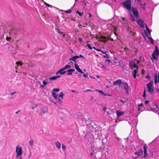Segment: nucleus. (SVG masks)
I'll list each match as a JSON object with an SVG mask.
<instances>
[{"instance_id":"nucleus-1","label":"nucleus","mask_w":159,"mask_h":159,"mask_svg":"<svg viewBox=\"0 0 159 159\" xmlns=\"http://www.w3.org/2000/svg\"><path fill=\"white\" fill-rule=\"evenodd\" d=\"M129 15L131 18L132 21H135L136 20L134 16L136 19H138L139 18V12L136 8L132 7L131 10H129Z\"/></svg>"},{"instance_id":"nucleus-2","label":"nucleus","mask_w":159,"mask_h":159,"mask_svg":"<svg viewBox=\"0 0 159 159\" xmlns=\"http://www.w3.org/2000/svg\"><path fill=\"white\" fill-rule=\"evenodd\" d=\"M131 4V0H126L122 3L123 7L128 11L131 10L132 8Z\"/></svg>"},{"instance_id":"nucleus-3","label":"nucleus","mask_w":159,"mask_h":159,"mask_svg":"<svg viewBox=\"0 0 159 159\" xmlns=\"http://www.w3.org/2000/svg\"><path fill=\"white\" fill-rule=\"evenodd\" d=\"M71 66L70 65H66L65 67L62 68L56 73V74L57 75L59 74L60 75H63L66 72V71L65 70L68 69H70L71 68Z\"/></svg>"},{"instance_id":"nucleus-4","label":"nucleus","mask_w":159,"mask_h":159,"mask_svg":"<svg viewBox=\"0 0 159 159\" xmlns=\"http://www.w3.org/2000/svg\"><path fill=\"white\" fill-rule=\"evenodd\" d=\"M16 157H17L20 155L22 154V148L21 146L17 145L16 147Z\"/></svg>"},{"instance_id":"nucleus-5","label":"nucleus","mask_w":159,"mask_h":159,"mask_svg":"<svg viewBox=\"0 0 159 159\" xmlns=\"http://www.w3.org/2000/svg\"><path fill=\"white\" fill-rule=\"evenodd\" d=\"M119 86L122 88L125 89L127 93V90L128 88V85L127 83L126 82L124 83L122 81H121Z\"/></svg>"},{"instance_id":"nucleus-6","label":"nucleus","mask_w":159,"mask_h":159,"mask_svg":"<svg viewBox=\"0 0 159 159\" xmlns=\"http://www.w3.org/2000/svg\"><path fill=\"white\" fill-rule=\"evenodd\" d=\"M153 84L152 82H150L147 84V87L148 89V91L149 92L152 93L154 90L152 86Z\"/></svg>"},{"instance_id":"nucleus-7","label":"nucleus","mask_w":159,"mask_h":159,"mask_svg":"<svg viewBox=\"0 0 159 159\" xmlns=\"http://www.w3.org/2000/svg\"><path fill=\"white\" fill-rule=\"evenodd\" d=\"M47 111V108L46 107L43 106L41 108V111L40 114H43Z\"/></svg>"},{"instance_id":"nucleus-8","label":"nucleus","mask_w":159,"mask_h":159,"mask_svg":"<svg viewBox=\"0 0 159 159\" xmlns=\"http://www.w3.org/2000/svg\"><path fill=\"white\" fill-rule=\"evenodd\" d=\"M137 24L142 28H143L144 24L143 21L141 19H139L137 21Z\"/></svg>"},{"instance_id":"nucleus-9","label":"nucleus","mask_w":159,"mask_h":159,"mask_svg":"<svg viewBox=\"0 0 159 159\" xmlns=\"http://www.w3.org/2000/svg\"><path fill=\"white\" fill-rule=\"evenodd\" d=\"M75 69L78 71V72L81 73H84L82 70L79 67V66L78 65L75 63Z\"/></svg>"},{"instance_id":"nucleus-10","label":"nucleus","mask_w":159,"mask_h":159,"mask_svg":"<svg viewBox=\"0 0 159 159\" xmlns=\"http://www.w3.org/2000/svg\"><path fill=\"white\" fill-rule=\"evenodd\" d=\"M75 71V70L74 69H70L66 71L67 72V75H72V72H74Z\"/></svg>"},{"instance_id":"nucleus-11","label":"nucleus","mask_w":159,"mask_h":159,"mask_svg":"<svg viewBox=\"0 0 159 159\" xmlns=\"http://www.w3.org/2000/svg\"><path fill=\"white\" fill-rule=\"evenodd\" d=\"M121 81L120 80H118L114 82L113 84L114 85H119V86Z\"/></svg>"},{"instance_id":"nucleus-12","label":"nucleus","mask_w":159,"mask_h":159,"mask_svg":"<svg viewBox=\"0 0 159 159\" xmlns=\"http://www.w3.org/2000/svg\"><path fill=\"white\" fill-rule=\"evenodd\" d=\"M153 53H154L155 55H156L157 57L159 54V51L158 48L157 46H156L155 47V49L154 52Z\"/></svg>"},{"instance_id":"nucleus-13","label":"nucleus","mask_w":159,"mask_h":159,"mask_svg":"<svg viewBox=\"0 0 159 159\" xmlns=\"http://www.w3.org/2000/svg\"><path fill=\"white\" fill-rule=\"evenodd\" d=\"M143 150L140 149L139 152H136L134 153L136 155H138V156H140L143 154Z\"/></svg>"},{"instance_id":"nucleus-14","label":"nucleus","mask_w":159,"mask_h":159,"mask_svg":"<svg viewBox=\"0 0 159 159\" xmlns=\"http://www.w3.org/2000/svg\"><path fill=\"white\" fill-rule=\"evenodd\" d=\"M130 67L132 69L136 68V69H138V66L136 64L133 63H130Z\"/></svg>"},{"instance_id":"nucleus-15","label":"nucleus","mask_w":159,"mask_h":159,"mask_svg":"<svg viewBox=\"0 0 159 159\" xmlns=\"http://www.w3.org/2000/svg\"><path fill=\"white\" fill-rule=\"evenodd\" d=\"M143 149L144 151V156L143 157H146L147 155V147L146 146V145H144L143 146Z\"/></svg>"},{"instance_id":"nucleus-16","label":"nucleus","mask_w":159,"mask_h":159,"mask_svg":"<svg viewBox=\"0 0 159 159\" xmlns=\"http://www.w3.org/2000/svg\"><path fill=\"white\" fill-rule=\"evenodd\" d=\"M124 113V112L121 111L120 112L118 111H116V114L117 117H119Z\"/></svg>"},{"instance_id":"nucleus-17","label":"nucleus","mask_w":159,"mask_h":159,"mask_svg":"<svg viewBox=\"0 0 159 159\" xmlns=\"http://www.w3.org/2000/svg\"><path fill=\"white\" fill-rule=\"evenodd\" d=\"M138 69H134L132 73V75L134 78H135L136 76V74L138 72Z\"/></svg>"},{"instance_id":"nucleus-18","label":"nucleus","mask_w":159,"mask_h":159,"mask_svg":"<svg viewBox=\"0 0 159 159\" xmlns=\"http://www.w3.org/2000/svg\"><path fill=\"white\" fill-rule=\"evenodd\" d=\"M55 145L57 148L60 149L61 148V144L58 141H57L55 143Z\"/></svg>"},{"instance_id":"nucleus-19","label":"nucleus","mask_w":159,"mask_h":159,"mask_svg":"<svg viewBox=\"0 0 159 159\" xmlns=\"http://www.w3.org/2000/svg\"><path fill=\"white\" fill-rule=\"evenodd\" d=\"M60 77V75H57L56 76H52L50 77L49 78V80H53L56 79L57 78H59Z\"/></svg>"},{"instance_id":"nucleus-20","label":"nucleus","mask_w":159,"mask_h":159,"mask_svg":"<svg viewBox=\"0 0 159 159\" xmlns=\"http://www.w3.org/2000/svg\"><path fill=\"white\" fill-rule=\"evenodd\" d=\"M56 100H57L56 102H58L59 103L61 104L62 102L63 99L58 97L57 98V99Z\"/></svg>"},{"instance_id":"nucleus-21","label":"nucleus","mask_w":159,"mask_h":159,"mask_svg":"<svg viewBox=\"0 0 159 159\" xmlns=\"http://www.w3.org/2000/svg\"><path fill=\"white\" fill-rule=\"evenodd\" d=\"M76 57H75V56H74L72 58H70L69 59V61H73L75 63L76 62Z\"/></svg>"},{"instance_id":"nucleus-22","label":"nucleus","mask_w":159,"mask_h":159,"mask_svg":"<svg viewBox=\"0 0 159 159\" xmlns=\"http://www.w3.org/2000/svg\"><path fill=\"white\" fill-rule=\"evenodd\" d=\"M52 97L56 99V100L57 99V95L56 94L55 92H53L52 93Z\"/></svg>"},{"instance_id":"nucleus-23","label":"nucleus","mask_w":159,"mask_h":159,"mask_svg":"<svg viewBox=\"0 0 159 159\" xmlns=\"http://www.w3.org/2000/svg\"><path fill=\"white\" fill-rule=\"evenodd\" d=\"M43 84L40 85V86L41 87L43 88L47 84V83L46 82V80H43Z\"/></svg>"},{"instance_id":"nucleus-24","label":"nucleus","mask_w":159,"mask_h":159,"mask_svg":"<svg viewBox=\"0 0 159 159\" xmlns=\"http://www.w3.org/2000/svg\"><path fill=\"white\" fill-rule=\"evenodd\" d=\"M64 95V94L62 92H61L60 93V94L59 95L58 97L63 99Z\"/></svg>"},{"instance_id":"nucleus-25","label":"nucleus","mask_w":159,"mask_h":159,"mask_svg":"<svg viewBox=\"0 0 159 159\" xmlns=\"http://www.w3.org/2000/svg\"><path fill=\"white\" fill-rule=\"evenodd\" d=\"M13 28L12 27H10L9 28V29L8 30V31H9V32L10 33H11L12 32H13Z\"/></svg>"},{"instance_id":"nucleus-26","label":"nucleus","mask_w":159,"mask_h":159,"mask_svg":"<svg viewBox=\"0 0 159 159\" xmlns=\"http://www.w3.org/2000/svg\"><path fill=\"white\" fill-rule=\"evenodd\" d=\"M16 65H19L21 66L23 65V63L21 61L16 62Z\"/></svg>"},{"instance_id":"nucleus-27","label":"nucleus","mask_w":159,"mask_h":159,"mask_svg":"<svg viewBox=\"0 0 159 159\" xmlns=\"http://www.w3.org/2000/svg\"><path fill=\"white\" fill-rule=\"evenodd\" d=\"M29 143L31 146L33 145V144H34V141H33L32 140H31L30 141H29Z\"/></svg>"},{"instance_id":"nucleus-28","label":"nucleus","mask_w":159,"mask_h":159,"mask_svg":"<svg viewBox=\"0 0 159 159\" xmlns=\"http://www.w3.org/2000/svg\"><path fill=\"white\" fill-rule=\"evenodd\" d=\"M155 55L154 53H152V58L153 59H156L157 60V59L155 57Z\"/></svg>"},{"instance_id":"nucleus-29","label":"nucleus","mask_w":159,"mask_h":159,"mask_svg":"<svg viewBox=\"0 0 159 159\" xmlns=\"http://www.w3.org/2000/svg\"><path fill=\"white\" fill-rule=\"evenodd\" d=\"M76 13H78L80 16H82L83 14V12H80L78 11H77Z\"/></svg>"},{"instance_id":"nucleus-30","label":"nucleus","mask_w":159,"mask_h":159,"mask_svg":"<svg viewBox=\"0 0 159 159\" xmlns=\"http://www.w3.org/2000/svg\"><path fill=\"white\" fill-rule=\"evenodd\" d=\"M72 11L71 9L65 11V12L67 13H70Z\"/></svg>"},{"instance_id":"nucleus-31","label":"nucleus","mask_w":159,"mask_h":159,"mask_svg":"<svg viewBox=\"0 0 159 159\" xmlns=\"http://www.w3.org/2000/svg\"><path fill=\"white\" fill-rule=\"evenodd\" d=\"M37 106V104H34L32 106L31 108L32 109H34V108H36Z\"/></svg>"},{"instance_id":"nucleus-32","label":"nucleus","mask_w":159,"mask_h":159,"mask_svg":"<svg viewBox=\"0 0 159 159\" xmlns=\"http://www.w3.org/2000/svg\"><path fill=\"white\" fill-rule=\"evenodd\" d=\"M62 149L64 150H65L66 149V146L63 144H62Z\"/></svg>"},{"instance_id":"nucleus-33","label":"nucleus","mask_w":159,"mask_h":159,"mask_svg":"<svg viewBox=\"0 0 159 159\" xmlns=\"http://www.w3.org/2000/svg\"><path fill=\"white\" fill-rule=\"evenodd\" d=\"M59 90H60V89L58 88L54 89H52L53 91H56V92H57L59 91Z\"/></svg>"},{"instance_id":"nucleus-34","label":"nucleus","mask_w":159,"mask_h":159,"mask_svg":"<svg viewBox=\"0 0 159 159\" xmlns=\"http://www.w3.org/2000/svg\"><path fill=\"white\" fill-rule=\"evenodd\" d=\"M87 46H88V48L90 49H92L93 48L91 47L90 45V44H88L87 45H86Z\"/></svg>"},{"instance_id":"nucleus-35","label":"nucleus","mask_w":159,"mask_h":159,"mask_svg":"<svg viewBox=\"0 0 159 159\" xmlns=\"http://www.w3.org/2000/svg\"><path fill=\"white\" fill-rule=\"evenodd\" d=\"M148 39L151 40V43L152 44H154L153 42V40L150 37H149L148 38Z\"/></svg>"},{"instance_id":"nucleus-36","label":"nucleus","mask_w":159,"mask_h":159,"mask_svg":"<svg viewBox=\"0 0 159 159\" xmlns=\"http://www.w3.org/2000/svg\"><path fill=\"white\" fill-rule=\"evenodd\" d=\"M146 29H147V31L149 33V34H150V31L149 29L147 26L146 25Z\"/></svg>"},{"instance_id":"nucleus-37","label":"nucleus","mask_w":159,"mask_h":159,"mask_svg":"<svg viewBox=\"0 0 159 159\" xmlns=\"http://www.w3.org/2000/svg\"><path fill=\"white\" fill-rule=\"evenodd\" d=\"M145 91H146L145 90H144V91L143 93V94L142 95V96L143 97H145L146 96Z\"/></svg>"},{"instance_id":"nucleus-38","label":"nucleus","mask_w":159,"mask_h":159,"mask_svg":"<svg viewBox=\"0 0 159 159\" xmlns=\"http://www.w3.org/2000/svg\"><path fill=\"white\" fill-rule=\"evenodd\" d=\"M107 109V108L106 107H104L103 109V110L104 111V112L106 111Z\"/></svg>"},{"instance_id":"nucleus-39","label":"nucleus","mask_w":159,"mask_h":159,"mask_svg":"<svg viewBox=\"0 0 159 159\" xmlns=\"http://www.w3.org/2000/svg\"><path fill=\"white\" fill-rule=\"evenodd\" d=\"M78 40L80 43L83 42V40L81 38H79L78 39Z\"/></svg>"},{"instance_id":"nucleus-40","label":"nucleus","mask_w":159,"mask_h":159,"mask_svg":"<svg viewBox=\"0 0 159 159\" xmlns=\"http://www.w3.org/2000/svg\"><path fill=\"white\" fill-rule=\"evenodd\" d=\"M44 3L48 7H50L51 6L50 5L46 3L45 2H44Z\"/></svg>"},{"instance_id":"nucleus-41","label":"nucleus","mask_w":159,"mask_h":159,"mask_svg":"<svg viewBox=\"0 0 159 159\" xmlns=\"http://www.w3.org/2000/svg\"><path fill=\"white\" fill-rule=\"evenodd\" d=\"M106 54V55H104V56H103V57H104V58H109V57H108V55H107Z\"/></svg>"},{"instance_id":"nucleus-42","label":"nucleus","mask_w":159,"mask_h":159,"mask_svg":"<svg viewBox=\"0 0 159 159\" xmlns=\"http://www.w3.org/2000/svg\"><path fill=\"white\" fill-rule=\"evenodd\" d=\"M16 159L19 158V159H22V157H21V155H20L18 157H16Z\"/></svg>"},{"instance_id":"nucleus-43","label":"nucleus","mask_w":159,"mask_h":159,"mask_svg":"<svg viewBox=\"0 0 159 159\" xmlns=\"http://www.w3.org/2000/svg\"><path fill=\"white\" fill-rule=\"evenodd\" d=\"M6 39L7 41H9L11 39V38L10 37H6Z\"/></svg>"},{"instance_id":"nucleus-44","label":"nucleus","mask_w":159,"mask_h":159,"mask_svg":"<svg viewBox=\"0 0 159 159\" xmlns=\"http://www.w3.org/2000/svg\"><path fill=\"white\" fill-rule=\"evenodd\" d=\"M83 76L84 77H88V74L87 73H86V74H84Z\"/></svg>"},{"instance_id":"nucleus-45","label":"nucleus","mask_w":159,"mask_h":159,"mask_svg":"<svg viewBox=\"0 0 159 159\" xmlns=\"http://www.w3.org/2000/svg\"><path fill=\"white\" fill-rule=\"evenodd\" d=\"M98 91L99 93H100L102 94L103 93H104V92L101 90H98Z\"/></svg>"},{"instance_id":"nucleus-46","label":"nucleus","mask_w":159,"mask_h":159,"mask_svg":"<svg viewBox=\"0 0 159 159\" xmlns=\"http://www.w3.org/2000/svg\"><path fill=\"white\" fill-rule=\"evenodd\" d=\"M56 29V30H57V32H58V33H60V30H59V29L57 28V29Z\"/></svg>"},{"instance_id":"nucleus-47","label":"nucleus","mask_w":159,"mask_h":159,"mask_svg":"<svg viewBox=\"0 0 159 159\" xmlns=\"http://www.w3.org/2000/svg\"><path fill=\"white\" fill-rule=\"evenodd\" d=\"M79 57V58L82 57V58H83L84 59V57H83V56H82V55L81 54L80 55Z\"/></svg>"},{"instance_id":"nucleus-48","label":"nucleus","mask_w":159,"mask_h":159,"mask_svg":"<svg viewBox=\"0 0 159 159\" xmlns=\"http://www.w3.org/2000/svg\"><path fill=\"white\" fill-rule=\"evenodd\" d=\"M103 95L105 96H111L110 95H108L107 94L105 93H104L103 94Z\"/></svg>"},{"instance_id":"nucleus-49","label":"nucleus","mask_w":159,"mask_h":159,"mask_svg":"<svg viewBox=\"0 0 159 159\" xmlns=\"http://www.w3.org/2000/svg\"><path fill=\"white\" fill-rule=\"evenodd\" d=\"M106 61L109 63H110L111 62V60L109 59H107L106 60Z\"/></svg>"},{"instance_id":"nucleus-50","label":"nucleus","mask_w":159,"mask_h":159,"mask_svg":"<svg viewBox=\"0 0 159 159\" xmlns=\"http://www.w3.org/2000/svg\"><path fill=\"white\" fill-rule=\"evenodd\" d=\"M143 106V104L142 103H141V104H140L138 105V107H141V106Z\"/></svg>"},{"instance_id":"nucleus-51","label":"nucleus","mask_w":159,"mask_h":159,"mask_svg":"<svg viewBox=\"0 0 159 159\" xmlns=\"http://www.w3.org/2000/svg\"><path fill=\"white\" fill-rule=\"evenodd\" d=\"M45 80H46V82L47 83V84L50 83V82H49L48 79H46Z\"/></svg>"},{"instance_id":"nucleus-52","label":"nucleus","mask_w":159,"mask_h":159,"mask_svg":"<svg viewBox=\"0 0 159 159\" xmlns=\"http://www.w3.org/2000/svg\"><path fill=\"white\" fill-rule=\"evenodd\" d=\"M121 18L124 21L125 20V17H121Z\"/></svg>"},{"instance_id":"nucleus-53","label":"nucleus","mask_w":159,"mask_h":159,"mask_svg":"<svg viewBox=\"0 0 159 159\" xmlns=\"http://www.w3.org/2000/svg\"><path fill=\"white\" fill-rule=\"evenodd\" d=\"M16 93V92H13V93H10V94L11 95H13L14 93Z\"/></svg>"},{"instance_id":"nucleus-54","label":"nucleus","mask_w":159,"mask_h":159,"mask_svg":"<svg viewBox=\"0 0 159 159\" xmlns=\"http://www.w3.org/2000/svg\"><path fill=\"white\" fill-rule=\"evenodd\" d=\"M149 101H146L145 102V103L146 104H147L148 102Z\"/></svg>"},{"instance_id":"nucleus-55","label":"nucleus","mask_w":159,"mask_h":159,"mask_svg":"<svg viewBox=\"0 0 159 159\" xmlns=\"http://www.w3.org/2000/svg\"><path fill=\"white\" fill-rule=\"evenodd\" d=\"M75 57H76V59H77L79 58V56H75Z\"/></svg>"},{"instance_id":"nucleus-56","label":"nucleus","mask_w":159,"mask_h":159,"mask_svg":"<svg viewBox=\"0 0 159 159\" xmlns=\"http://www.w3.org/2000/svg\"><path fill=\"white\" fill-rule=\"evenodd\" d=\"M96 50H97L98 51H100V52H101L102 51L100 49H96Z\"/></svg>"},{"instance_id":"nucleus-57","label":"nucleus","mask_w":159,"mask_h":159,"mask_svg":"<svg viewBox=\"0 0 159 159\" xmlns=\"http://www.w3.org/2000/svg\"><path fill=\"white\" fill-rule=\"evenodd\" d=\"M120 101L122 102L123 103H124V102L122 100V99H120Z\"/></svg>"},{"instance_id":"nucleus-58","label":"nucleus","mask_w":159,"mask_h":159,"mask_svg":"<svg viewBox=\"0 0 159 159\" xmlns=\"http://www.w3.org/2000/svg\"><path fill=\"white\" fill-rule=\"evenodd\" d=\"M158 77V81H159V74H158V76H157V77Z\"/></svg>"},{"instance_id":"nucleus-59","label":"nucleus","mask_w":159,"mask_h":159,"mask_svg":"<svg viewBox=\"0 0 159 159\" xmlns=\"http://www.w3.org/2000/svg\"><path fill=\"white\" fill-rule=\"evenodd\" d=\"M101 52H102V53H103L105 54H106V52H103V51H101Z\"/></svg>"},{"instance_id":"nucleus-60","label":"nucleus","mask_w":159,"mask_h":159,"mask_svg":"<svg viewBox=\"0 0 159 159\" xmlns=\"http://www.w3.org/2000/svg\"><path fill=\"white\" fill-rule=\"evenodd\" d=\"M89 17H92V15L90 13H89Z\"/></svg>"},{"instance_id":"nucleus-61","label":"nucleus","mask_w":159,"mask_h":159,"mask_svg":"<svg viewBox=\"0 0 159 159\" xmlns=\"http://www.w3.org/2000/svg\"><path fill=\"white\" fill-rule=\"evenodd\" d=\"M72 92H73V93H74V92H76V91H75V90H72Z\"/></svg>"},{"instance_id":"nucleus-62","label":"nucleus","mask_w":159,"mask_h":159,"mask_svg":"<svg viewBox=\"0 0 159 159\" xmlns=\"http://www.w3.org/2000/svg\"><path fill=\"white\" fill-rule=\"evenodd\" d=\"M93 48L94 49L96 50L97 49V48H96L95 47H93Z\"/></svg>"},{"instance_id":"nucleus-63","label":"nucleus","mask_w":159,"mask_h":159,"mask_svg":"<svg viewBox=\"0 0 159 159\" xmlns=\"http://www.w3.org/2000/svg\"><path fill=\"white\" fill-rule=\"evenodd\" d=\"M138 157H136L134 158H133V159H136V158H137Z\"/></svg>"},{"instance_id":"nucleus-64","label":"nucleus","mask_w":159,"mask_h":159,"mask_svg":"<svg viewBox=\"0 0 159 159\" xmlns=\"http://www.w3.org/2000/svg\"><path fill=\"white\" fill-rule=\"evenodd\" d=\"M156 90L157 91V92H158L159 91V89H156Z\"/></svg>"}]
</instances>
